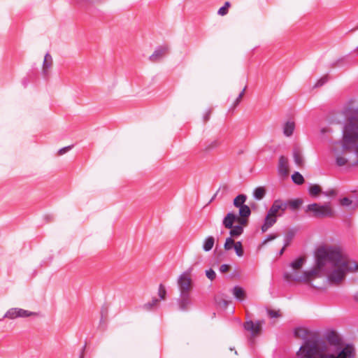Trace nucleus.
I'll return each mask as SVG.
<instances>
[{
    "label": "nucleus",
    "instance_id": "nucleus-27",
    "mask_svg": "<svg viewBox=\"0 0 358 358\" xmlns=\"http://www.w3.org/2000/svg\"><path fill=\"white\" fill-rule=\"evenodd\" d=\"M231 237L232 236H231V237H228L227 238H226V241H225V243L224 245V248L225 250H230L231 249H232L234 248V245L236 243V242H234V241L232 239Z\"/></svg>",
    "mask_w": 358,
    "mask_h": 358
},
{
    "label": "nucleus",
    "instance_id": "nucleus-6",
    "mask_svg": "<svg viewBox=\"0 0 358 358\" xmlns=\"http://www.w3.org/2000/svg\"><path fill=\"white\" fill-rule=\"evenodd\" d=\"M38 314L20 308H11L8 309L3 315V318L9 320H15L17 318H24L31 316H36Z\"/></svg>",
    "mask_w": 358,
    "mask_h": 358
},
{
    "label": "nucleus",
    "instance_id": "nucleus-9",
    "mask_svg": "<svg viewBox=\"0 0 358 358\" xmlns=\"http://www.w3.org/2000/svg\"><path fill=\"white\" fill-rule=\"evenodd\" d=\"M262 322L257 321L256 322L249 320L245 322L244 328L248 331H250L252 336L258 335L262 330Z\"/></svg>",
    "mask_w": 358,
    "mask_h": 358
},
{
    "label": "nucleus",
    "instance_id": "nucleus-37",
    "mask_svg": "<svg viewBox=\"0 0 358 358\" xmlns=\"http://www.w3.org/2000/svg\"><path fill=\"white\" fill-rule=\"evenodd\" d=\"M157 302H158L157 299H154V300H152V303H148L145 304V306L146 307L147 309H150V308H152V306L153 305H155Z\"/></svg>",
    "mask_w": 358,
    "mask_h": 358
},
{
    "label": "nucleus",
    "instance_id": "nucleus-12",
    "mask_svg": "<svg viewBox=\"0 0 358 358\" xmlns=\"http://www.w3.org/2000/svg\"><path fill=\"white\" fill-rule=\"evenodd\" d=\"M310 334V331L304 327H298L294 329L295 336L305 341L301 346L308 341H317L316 340H309Z\"/></svg>",
    "mask_w": 358,
    "mask_h": 358
},
{
    "label": "nucleus",
    "instance_id": "nucleus-35",
    "mask_svg": "<svg viewBox=\"0 0 358 358\" xmlns=\"http://www.w3.org/2000/svg\"><path fill=\"white\" fill-rule=\"evenodd\" d=\"M268 314L271 318L278 317L280 316V313L278 311L269 310L268 311Z\"/></svg>",
    "mask_w": 358,
    "mask_h": 358
},
{
    "label": "nucleus",
    "instance_id": "nucleus-17",
    "mask_svg": "<svg viewBox=\"0 0 358 358\" xmlns=\"http://www.w3.org/2000/svg\"><path fill=\"white\" fill-rule=\"evenodd\" d=\"M232 294L234 297L239 301H243L245 298V290L239 286H235L233 288Z\"/></svg>",
    "mask_w": 358,
    "mask_h": 358
},
{
    "label": "nucleus",
    "instance_id": "nucleus-34",
    "mask_svg": "<svg viewBox=\"0 0 358 358\" xmlns=\"http://www.w3.org/2000/svg\"><path fill=\"white\" fill-rule=\"evenodd\" d=\"M230 266L228 264H222L220 267V271L222 273H227L229 271Z\"/></svg>",
    "mask_w": 358,
    "mask_h": 358
},
{
    "label": "nucleus",
    "instance_id": "nucleus-26",
    "mask_svg": "<svg viewBox=\"0 0 358 358\" xmlns=\"http://www.w3.org/2000/svg\"><path fill=\"white\" fill-rule=\"evenodd\" d=\"M231 6V3L229 1H226L222 7H221L218 11L217 14L221 16H224L228 13V9Z\"/></svg>",
    "mask_w": 358,
    "mask_h": 358
},
{
    "label": "nucleus",
    "instance_id": "nucleus-16",
    "mask_svg": "<svg viewBox=\"0 0 358 358\" xmlns=\"http://www.w3.org/2000/svg\"><path fill=\"white\" fill-rule=\"evenodd\" d=\"M293 158L295 164L299 166L304 165L303 157L301 150L299 148H295L293 151Z\"/></svg>",
    "mask_w": 358,
    "mask_h": 358
},
{
    "label": "nucleus",
    "instance_id": "nucleus-13",
    "mask_svg": "<svg viewBox=\"0 0 358 358\" xmlns=\"http://www.w3.org/2000/svg\"><path fill=\"white\" fill-rule=\"evenodd\" d=\"M278 170L280 175L286 176L288 173V159L284 156H280L279 158Z\"/></svg>",
    "mask_w": 358,
    "mask_h": 358
},
{
    "label": "nucleus",
    "instance_id": "nucleus-3",
    "mask_svg": "<svg viewBox=\"0 0 358 358\" xmlns=\"http://www.w3.org/2000/svg\"><path fill=\"white\" fill-rule=\"evenodd\" d=\"M296 355L299 358H353L355 349L350 344L333 349L323 341H308L301 346Z\"/></svg>",
    "mask_w": 358,
    "mask_h": 358
},
{
    "label": "nucleus",
    "instance_id": "nucleus-20",
    "mask_svg": "<svg viewBox=\"0 0 358 358\" xmlns=\"http://www.w3.org/2000/svg\"><path fill=\"white\" fill-rule=\"evenodd\" d=\"M215 238L213 236H208L203 243V249L206 252H208L213 248Z\"/></svg>",
    "mask_w": 358,
    "mask_h": 358
},
{
    "label": "nucleus",
    "instance_id": "nucleus-30",
    "mask_svg": "<svg viewBox=\"0 0 358 358\" xmlns=\"http://www.w3.org/2000/svg\"><path fill=\"white\" fill-rule=\"evenodd\" d=\"M206 275L210 280H213L216 278V273L212 268L206 271Z\"/></svg>",
    "mask_w": 358,
    "mask_h": 358
},
{
    "label": "nucleus",
    "instance_id": "nucleus-43",
    "mask_svg": "<svg viewBox=\"0 0 358 358\" xmlns=\"http://www.w3.org/2000/svg\"><path fill=\"white\" fill-rule=\"evenodd\" d=\"M81 358H83V357H81Z\"/></svg>",
    "mask_w": 358,
    "mask_h": 358
},
{
    "label": "nucleus",
    "instance_id": "nucleus-28",
    "mask_svg": "<svg viewBox=\"0 0 358 358\" xmlns=\"http://www.w3.org/2000/svg\"><path fill=\"white\" fill-rule=\"evenodd\" d=\"M166 294V290L163 285H159L158 289V295L160 299H165Z\"/></svg>",
    "mask_w": 358,
    "mask_h": 358
},
{
    "label": "nucleus",
    "instance_id": "nucleus-33",
    "mask_svg": "<svg viewBox=\"0 0 358 358\" xmlns=\"http://www.w3.org/2000/svg\"><path fill=\"white\" fill-rule=\"evenodd\" d=\"M245 91V87L241 92V93L238 94V96L236 98V99L234 102V107L236 106L241 101L242 97L244 95Z\"/></svg>",
    "mask_w": 358,
    "mask_h": 358
},
{
    "label": "nucleus",
    "instance_id": "nucleus-31",
    "mask_svg": "<svg viewBox=\"0 0 358 358\" xmlns=\"http://www.w3.org/2000/svg\"><path fill=\"white\" fill-rule=\"evenodd\" d=\"M301 201L300 200H294L289 202V205L293 209L297 208L301 205Z\"/></svg>",
    "mask_w": 358,
    "mask_h": 358
},
{
    "label": "nucleus",
    "instance_id": "nucleus-10",
    "mask_svg": "<svg viewBox=\"0 0 358 358\" xmlns=\"http://www.w3.org/2000/svg\"><path fill=\"white\" fill-rule=\"evenodd\" d=\"M168 45H162L157 47L154 52L150 56V60L152 62L160 61L169 52Z\"/></svg>",
    "mask_w": 358,
    "mask_h": 358
},
{
    "label": "nucleus",
    "instance_id": "nucleus-4",
    "mask_svg": "<svg viewBox=\"0 0 358 358\" xmlns=\"http://www.w3.org/2000/svg\"><path fill=\"white\" fill-rule=\"evenodd\" d=\"M247 196L245 194H239L234 199V206L238 208V215L232 212L228 213L222 220V224L226 229H230L229 234L231 236H239L243 232V227L248 222V217L251 214L250 207L245 204Z\"/></svg>",
    "mask_w": 358,
    "mask_h": 358
},
{
    "label": "nucleus",
    "instance_id": "nucleus-41",
    "mask_svg": "<svg viewBox=\"0 0 358 358\" xmlns=\"http://www.w3.org/2000/svg\"><path fill=\"white\" fill-rule=\"evenodd\" d=\"M355 299L358 301V292L355 295Z\"/></svg>",
    "mask_w": 358,
    "mask_h": 358
},
{
    "label": "nucleus",
    "instance_id": "nucleus-22",
    "mask_svg": "<svg viewBox=\"0 0 358 358\" xmlns=\"http://www.w3.org/2000/svg\"><path fill=\"white\" fill-rule=\"evenodd\" d=\"M266 194V190L263 187H258L253 191V196L257 200H261L264 198Z\"/></svg>",
    "mask_w": 358,
    "mask_h": 358
},
{
    "label": "nucleus",
    "instance_id": "nucleus-36",
    "mask_svg": "<svg viewBox=\"0 0 358 358\" xmlns=\"http://www.w3.org/2000/svg\"><path fill=\"white\" fill-rule=\"evenodd\" d=\"M352 203L351 200H350L348 198L345 197L341 200V204L342 206H348Z\"/></svg>",
    "mask_w": 358,
    "mask_h": 358
},
{
    "label": "nucleus",
    "instance_id": "nucleus-15",
    "mask_svg": "<svg viewBox=\"0 0 358 358\" xmlns=\"http://www.w3.org/2000/svg\"><path fill=\"white\" fill-rule=\"evenodd\" d=\"M178 304L180 310H187L191 304L189 294H180Z\"/></svg>",
    "mask_w": 358,
    "mask_h": 358
},
{
    "label": "nucleus",
    "instance_id": "nucleus-32",
    "mask_svg": "<svg viewBox=\"0 0 358 358\" xmlns=\"http://www.w3.org/2000/svg\"><path fill=\"white\" fill-rule=\"evenodd\" d=\"M277 238V235L275 234H269L266 236V238L264 240V241L262 242V244H266L267 243L268 241H273L274 240L275 238Z\"/></svg>",
    "mask_w": 358,
    "mask_h": 358
},
{
    "label": "nucleus",
    "instance_id": "nucleus-1",
    "mask_svg": "<svg viewBox=\"0 0 358 358\" xmlns=\"http://www.w3.org/2000/svg\"><path fill=\"white\" fill-rule=\"evenodd\" d=\"M306 258L300 257L290 263V271L284 274L288 281L307 282L315 288L323 289L327 284L339 285L347 274L358 273V263L350 258L337 245L319 247L315 252V264L309 271H302Z\"/></svg>",
    "mask_w": 358,
    "mask_h": 358
},
{
    "label": "nucleus",
    "instance_id": "nucleus-7",
    "mask_svg": "<svg viewBox=\"0 0 358 358\" xmlns=\"http://www.w3.org/2000/svg\"><path fill=\"white\" fill-rule=\"evenodd\" d=\"M178 285L180 294H189L192 285L191 269L180 275L178 278Z\"/></svg>",
    "mask_w": 358,
    "mask_h": 358
},
{
    "label": "nucleus",
    "instance_id": "nucleus-19",
    "mask_svg": "<svg viewBox=\"0 0 358 358\" xmlns=\"http://www.w3.org/2000/svg\"><path fill=\"white\" fill-rule=\"evenodd\" d=\"M52 65V56L49 53H47L45 55L43 64V71L44 73H46L48 72V71L51 68Z\"/></svg>",
    "mask_w": 358,
    "mask_h": 358
},
{
    "label": "nucleus",
    "instance_id": "nucleus-38",
    "mask_svg": "<svg viewBox=\"0 0 358 358\" xmlns=\"http://www.w3.org/2000/svg\"><path fill=\"white\" fill-rule=\"evenodd\" d=\"M71 146H67V147H65V148H63L62 149H60L59 150V155H63L66 152H67L68 150H69L71 149Z\"/></svg>",
    "mask_w": 358,
    "mask_h": 358
},
{
    "label": "nucleus",
    "instance_id": "nucleus-23",
    "mask_svg": "<svg viewBox=\"0 0 358 358\" xmlns=\"http://www.w3.org/2000/svg\"><path fill=\"white\" fill-rule=\"evenodd\" d=\"M292 179L293 182L297 185H301L304 182L303 176L299 172L294 173L292 176Z\"/></svg>",
    "mask_w": 358,
    "mask_h": 358
},
{
    "label": "nucleus",
    "instance_id": "nucleus-21",
    "mask_svg": "<svg viewBox=\"0 0 358 358\" xmlns=\"http://www.w3.org/2000/svg\"><path fill=\"white\" fill-rule=\"evenodd\" d=\"M220 145V142L217 139H214L210 141H208L204 147V150L206 152L211 151L214 149L217 148Z\"/></svg>",
    "mask_w": 358,
    "mask_h": 358
},
{
    "label": "nucleus",
    "instance_id": "nucleus-18",
    "mask_svg": "<svg viewBox=\"0 0 358 358\" xmlns=\"http://www.w3.org/2000/svg\"><path fill=\"white\" fill-rule=\"evenodd\" d=\"M295 128V124L293 121H287L283 126V134L286 136L292 135Z\"/></svg>",
    "mask_w": 358,
    "mask_h": 358
},
{
    "label": "nucleus",
    "instance_id": "nucleus-14",
    "mask_svg": "<svg viewBox=\"0 0 358 358\" xmlns=\"http://www.w3.org/2000/svg\"><path fill=\"white\" fill-rule=\"evenodd\" d=\"M277 221V217L274 215H269V213H267V215L264 219V222L263 225L262 226V231L263 233L268 231L269 228H271Z\"/></svg>",
    "mask_w": 358,
    "mask_h": 358
},
{
    "label": "nucleus",
    "instance_id": "nucleus-29",
    "mask_svg": "<svg viewBox=\"0 0 358 358\" xmlns=\"http://www.w3.org/2000/svg\"><path fill=\"white\" fill-rule=\"evenodd\" d=\"M328 76H324L322 78H320L315 84L314 87H319L322 86L324 84H325L328 81Z\"/></svg>",
    "mask_w": 358,
    "mask_h": 358
},
{
    "label": "nucleus",
    "instance_id": "nucleus-40",
    "mask_svg": "<svg viewBox=\"0 0 358 358\" xmlns=\"http://www.w3.org/2000/svg\"><path fill=\"white\" fill-rule=\"evenodd\" d=\"M288 244H289L288 242L285 244L284 247L282 248V249L280 252V255H282L283 253L285 248L288 245Z\"/></svg>",
    "mask_w": 358,
    "mask_h": 358
},
{
    "label": "nucleus",
    "instance_id": "nucleus-8",
    "mask_svg": "<svg viewBox=\"0 0 358 358\" xmlns=\"http://www.w3.org/2000/svg\"><path fill=\"white\" fill-rule=\"evenodd\" d=\"M286 208V203L281 200H275L268 210V213L277 217L278 216H280L285 211Z\"/></svg>",
    "mask_w": 358,
    "mask_h": 358
},
{
    "label": "nucleus",
    "instance_id": "nucleus-39",
    "mask_svg": "<svg viewBox=\"0 0 358 358\" xmlns=\"http://www.w3.org/2000/svg\"><path fill=\"white\" fill-rule=\"evenodd\" d=\"M323 194L327 196H334L336 193L334 190L331 189L328 192H324Z\"/></svg>",
    "mask_w": 358,
    "mask_h": 358
},
{
    "label": "nucleus",
    "instance_id": "nucleus-5",
    "mask_svg": "<svg viewBox=\"0 0 358 358\" xmlns=\"http://www.w3.org/2000/svg\"><path fill=\"white\" fill-rule=\"evenodd\" d=\"M306 211L310 213V215L317 218L334 217L335 210L330 203L320 204L314 203L306 206Z\"/></svg>",
    "mask_w": 358,
    "mask_h": 358
},
{
    "label": "nucleus",
    "instance_id": "nucleus-11",
    "mask_svg": "<svg viewBox=\"0 0 358 358\" xmlns=\"http://www.w3.org/2000/svg\"><path fill=\"white\" fill-rule=\"evenodd\" d=\"M327 340L329 344H327L328 348H332L333 349H336L338 347H341L342 343L341 338L339 337L338 334L334 332H330L327 335Z\"/></svg>",
    "mask_w": 358,
    "mask_h": 358
},
{
    "label": "nucleus",
    "instance_id": "nucleus-24",
    "mask_svg": "<svg viewBox=\"0 0 358 358\" xmlns=\"http://www.w3.org/2000/svg\"><path fill=\"white\" fill-rule=\"evenodd\" d=\"M234 249L238 257H243L244 254L243 245L241 241H237L234 245Z\"/></svg>",
    "mask_w": 358,
    "mask_h": 358
},
{
    "label": "nucleus",
    "instance_id": "nucleus-42",
    "mask_svg": "<svg viewBox=\"0 0 358 358\" xmlns=\"http://www.w3.org/2000/svg\"><path fill=\"white\" fill-rule=\"evenodd\" d=\"M357 50L358 51V47L357 48Z\"/></svg>",
    "mask_w": 358,
    "mask_h": 358
},
{
    "label": "nucleus",
    "instance_id": "nucleus-44",
    "mask_svg": "<svg viewBox=\"0 0 358 358\" xmlns=\"http://www.w3.org/2000/svg\"><path fill=\"white\" fill-rule=\"evenodd\" d=\"M81 358H83V357H81Z\"/></svg>",
    "mask_w": 358,
    "mask_h": 358
},
{
    "label": "nucleus",
    "instance_id": "nucleus-2",
    "mask_svg": "<svg viewBox=\"0 0 358 358\" xmlns=\"http://www.w3.org/2000/svg\"><path fill=\"white\" fill-rule=\"evenodd\" d=\"M342 137L341 140H332L333 129L329 127H322L320 130L324 139H329L331 150L336 157V164L339 166H345L348 159L344 154L355 149L356 162L353 165H358V114H352L348 117L346 122L342 127Z\"/></svg>",
    "mask_w": 358,
    "mask_h": 358
},
{
    "label": "nucleus",
    "instance_id": "nucleus-25",
    "mask_svg": "<svg viewBox=\"0 0 358 358\" xmlns=\"http://www.w3.org/2000/svg\"><path fill=\"white\" fill-rule=\"evenodd\" d=\"M308 191L311 196H316L321 192V187L318 185H313L310 187Z\"/></svg>",
    "mask_w": 358,
    "mask_h": 358
}]
</instances>
